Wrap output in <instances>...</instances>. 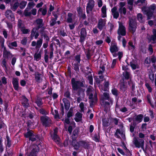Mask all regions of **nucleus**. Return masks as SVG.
<instances>
[{"mask_svg": "<svg viewBox=\"0 0 156 156\" xmlns=\"http://www.w3.org/2000/svg\"><path fill=\"white\" fill-rule=\"evenodd\" d=\"M71 84L73 90L77 91V94L79 96L83 97L85 96V90L82 87H85V82L83 78L80 80H76L75 78H72L71 79Z\"/></svg>", "mask_w": 156, "mask_h": 156, "instance_id": "nucleus-1", "label": "nucleus"}, {"mask_svg": "<svg viewBox=\"0 0 156 156\" xmlns=\"http://www.w3.org/2000/svg\"><path fill=\"white\" fill-rule=\"evenodd\" d=\"M24 136L25 138H29V140L33 142L36 141V143L34 144L41 145L42 144L41 142V139L40 135L38 134H34L33 131L29 130L24 134Z\"/></svg>", "mask_w": 156, "mask_h": 156, "instance_id": "nucleus-2", "label": "nucleus"}, {"mask_svg": "<svg viewBox=\"0 0 156 156\" xmlns=\"http://www.w3.org/2000/svg\"><path fill=\"white\" fill-rule=\"evenodd\" d=\"M42 144H33L31 151L26 153L25 156H37V154L40 151L39 146H41Z\"/></svg>", "mask_w": 156, "mask_h": 156, "instance_id": "nucleus-3", "label": "nucleus"}, {"mask_svg": "<svg viewBox=\"0 0 156 156\" xmlns=\"http://www.w3.org/2000/svg\"><path fill=\"white\" fill-rule=\"evenodd\" d=\"M40 121L42 125L46 127H49L51 124V120L47 116H42L40 117Z\"/></svg>", "mask_w": 156, "mask_h": 156, "instance_id": "nucleus-4", "label": "nucleus"}, {"mask_svg": "<svg viewBox=\"0 0 156 156\" xmlns=\"http://www.w3.org/2000/svg\"><path fill=\"white\" fill-rule=\"evenodd\" d=\"M129 31L133 34L135 32L137 28V24L135 21L132 18L130 19L129 20Z\"/></svg>", "mask_w": 156, "mask_h": 156, "instance_id": "nucleus-5", "label": "nucleus"}, {"mask_svg": "<svg viewBox=\"0 0 156 156\" xmlns=\"http://www.w3.org/2000/svg\"><path fill=\"white\" fill-rule=\"evenodd\" d=\"M95 5V1L94 0H88L86 6V12L87 14H89L90 12L92 11Z\"/></svg>", "mask_w": 156, "mask_h": 156, "instance_id": "nucleus-6", "label": "nucleus"}, {"mask_svg": "<svg viewBox=\"0 0 156 156\" xmlns=\"http://www.w3.org/2000/svg\"><path fill=\"white\" fill-rule=\"evenodd\" d=\"M133 143L135 147L138 148H140L144 144V139L138 138L134 137L133 139Z\"/></svg>", "mask_w": 156, "mask_h": 156, "instance_id": "nucleus-7", "label": "nucleus"}, {"mask_svg": "<svg viewBox=\"0 0 156 156\" xmlns=\"http://www.w3.org/2000/svg\"><path fill=\"white\" fill-rule=\"evenodd\" d=\"M71 145L74 147V149L76 151H78L80 147V141H77L76 140V137L72 139L71 142Z\"/></svg>", "mask_w": 156, "mask_h": 156, "instance_id": "nucleus-8", "label": "nucleus"}, {"mask_svg": "<svg viewBox=\"0 0 156 156\" xmlns=\"http://www.w3.org/2000/svg\"><path fill=\"white\" fill-rule=\"evenodd\" d=\"M19 79L18 77H13L12 83L13 87L15 90L18 91L19 87Z\"/></svg>", "mask_w": 156, "mask_h": 156, "instance_id": "nucleus-9", "label": "nucleus"}, {"mask_svg": "<svg viewBox=\"0 0 156 156\" xmlns=\"http://www.w3.org/2000/svg\"><path fill=\"white\" fill-rule=\"evenodd\" d=\"M118 34L122 36H125L126 35V28L122 24H119V28L118 31Z\"/></svg>", "mask_w": 156, "mask_h": 156, "instance_id": "nucleus-10", "label": "nucleus"}, {"mask_svg": "<svg viewBox=\"0 0 156 156\" xmlns=\"http://www.w3.org/2000/svg\"><path fill=\"white\" fill-rule=\"evenodd\" d=\"M21 104L24 108H27L30 107L29 100L25 96H23L21 100Z\"/></svg>", "mask_w": 156, "mask_h": 156, "instance_id": "nucleus-11", "label": "nucleus"}, {"mask_svg": "<svg viewBox=\"0 0 156 156\" xmlns=\"http://www.w3.org/2000/svg\"><path fill=\"white\" fill-rule=\"evenodd\" d=\"M143 10L144 13L146 14L147 16V20L151 19V18L153 15V12L151 9H146L145 8L143 9Z\"/></svg>", "mask_w": 156, "mask_h": 156, "instance_id": "nucleus-12", "label": "nucleus"}, {"mask_svg": "<svg viewBox=\"0 0 156 156\" xmlns=\"http://www.w3.org/2000/svg\"><path fill=\"white\" fill-rule=\"evenodd\" d=\"M105 22L104 20L101 19L98 20L97 27L101 31L103 29V28L105 26Z\"/></svg>", "mask_w": 156, "mask_h": 156, "instance_id": "nucleus-13", "label": "nucleus"}, {"mask_svg": "<svg viewBox=\"0 0 156 156\" xmlns=\"http://www.w3.org/2000/svg\"><path fill=\"white\" fill-rule=\"evenodd\" d=\"M80 146L83 147L85 149H88L90 147L89 142L84 140L80 141Z\"/></svg>", "mask_w": 156, "mask_h": 156, "instance_id": "nucleus-14", "label": "nucleus"}, {"mask_svg": "<svg viewBox=\"0 0 156 156\" xmlns=\"http://www.w3.org/2000/svg\"><path fill=\"white\" fill-rule=\"evenodd\" d=\"M72 68L74 70L77 74H79L80 73L79 67L80 65V63L76 62L74 63H72Z\"/></svg>", "mask_w": 156, "mask_h": 156, "instance_id": "nucleus-15", "label": "nucleus"}, {"mask_svg": "<svg viewBox=\"0 0 156 156\" xmlns=\"http://www.w3.org/2000/svg\"><path fill=\"white\" fill-rule=\"evenodd\" d=\"M73 112L72 110L71 111V108L69 111L68 112L67 114V118L65 119L64 123L69 124L70 123V121L69 118L71 117L73 115Z\"/></svg>", "mask_w": 156, "mask_h": 156, "instance_id": "nucleus-16", "label": "nucleus"}, {"mask_svg": "<svg viewBox=\"0 0 156 156\" xmlns=\"http://www.w3.org/2000/svg\"><path fill=\"white\" fill-rule=\"evenodd\" d=\"M5 16L8 19H14V15L12 12L11 10H7L5 13Z\"/></svg>", "mask_w": 156, "mask_h": 156, "instance_id": "nucleus-17", "label": "nucleus"}, {"mask_svg": "<svg viewBox=\"0 0 156 156\" xmlns=\"http://www.w3.org/2000/svg\"><path fill=\"white\" fill-rule=\"evenodd\" d=\"M62 100L64 103L66 110L68 111L69 109L70 106V102L67 99L65 98H63Z\"/></svg>", "mask_w": 156, "mask_h": 156, "instance_id": "nucleus-18", "label": "nucleus"}, {"mask_svg": "<svg viewBox=\"0 0 156 156\" xmlns=\"http://www.w3.org/2000/svg\"><path fill=\"white\" fill-rule=\"evenodd\" d=\"M103 95L104 98H103V100H108L110 102L111 104L112 105L113 101L112 99L110 97L109 94L108 93L104 92L103 93Z\"/></svg>", "mask_w": 156, "mask_h": 156, "instance_id": "nucleus-19", "label": "nucleus"}, {"mask_svg": "<svg viewBox=\"0 0 156 156\" xmlns=\"http://www.w3.org/2000/svg\"><path fill=\"white\" fill-rule=\"evenodd\" d=\"M143 117V115L142 114H140L136 115L133 119L135 121H136L137 123H140L142 121Z\"/></svg>", "mask_w": 156, "mask_h": 156, "instance_id": "nucleus-20", "label": "nucleus"}, {"mask_svg": "<svg viewBox=\"0 0 156 156\" xmlns=\"http://www.w3.org/2000/svg\"><path fill=\"white\" fill-rule=\"evenodd\" d=\"M75 116L77 117L75 118L74 119L76 122H79L82 120L83 114L80 113L79 112H77L76 113Z\"/></svg>", "mask_w": 156, "mask_h": 156, "instance_id": "nucleus-21", "label": "nucleus"}, {"mask_svg": "<svg viewBox=\"0 0 156 156\" xmlns=\"http://www.w3.org/2000/svg\"><path fill=\"white\" fill-rule=\"evenodd\" d=\"M35 102L37 104V106L40 108L41 107L43 104L42 101V99L39 97H37V98L36 99Z\"/></svg>", "mask_w": 156, "mask_h": 156, "instance_id": "nucleus-22", "label": "nucleus"}, {"mask_svg": "<svg viewBox=\"0 0 156 156\" xmlns=\"http://www.w3.org/2000/svg\"><path fill=\"white\" fill-rule=\"evenodd\" d=\"M118 50L116 43H114L113 45H111L110 48V51L112 53L117 52Z\"/></svg>", "mask_w": 156, "mask_h": 156, "instance_id": "nucleus-23", "label": "nucleus"}, {"mask_svg": "<svg viewBox=\"0 0 156 156\" xmlns=\"http://www.w3.org/2000/svg\"><path fill=\"white\" fill-rule=\"evenodd\" d=\"M93 93H90L89 97V99L90 100L89 101L90 106L91 108H93L94 106L93 103H94V98L93 97Z\"/></svg>", "mask_w": 156, "mask_h": 156, "instance_id": "nucleus-24", "label": "nucleus"}, {"mask_svg": "<svg viewBox=\"0 0 156 156\" xmlns=\"http://www.w3.org/2000/svg\"><path fill=\"white\" fill-rule=\"evenodd\" d=\"M42 48L41 49V50ZM41 50L38 53H36L34 55V59L36 61H38L40 59H41Z\"/></svg>", "mask_w": 156, "mask_h": 156, "instance_id": "nucleus-25", "label": "nucleus"}, {"mask_svg": "<svg viewBox=\"0 0 156 156\" xmlns=\"http://www.w3.org/2000/svg\"><path fill=\"white\" fill-rule=\"evenodd\" d=\"M64 96L67 99H69V100H72V98L71 96V93L69 89L67 88L66 91L64 93Z\"/></svg>", "mask_w": 156, "mask_h": 156, "instance_id": "nucleus-26", "label": "nucleus"}, {"mask_svg": "<svg viewBox=\"0 0 156 156\" xmlns=\"http://www.w3.org/2000/svg\"><path fill=\"white\" fill-rule=\"evenodd\" d=\"M5 50L3 51V57L4 58L8 59L10 56L12 55V54L10 51H7L6 49L5 48Z\"/></svg>", "mask_w": 156, "mask_h": 156, "instance_id": "nucleus-27", "label": "nucleus"}, {"mask_svg": "<svg viewBox=\"0 0 156 156\" xmlns=\"http://www.w3.org/2000/svg\"><path fill=\"white\" fill-rule=\"evenodd\" d=\"M101 17L102 18H105L106 17V5H104L101 9Z\"/></svg>", "mask_w": 156, "mask_h": 156, "instance_id": "nucleus-28", "label": "nucleus"}, {"mask_svg": "<svg viewBox=\"0 0 156 156\" xmlns=\"http://www.w3.org/2000/svg\"><path fill=\"white\" fill-rule=\"evenodd\" d=\"M41 75L38 72L35 74V80L37 82L40 83L42 79L41 78Z\"/></svg>", "mask_w": 156, "mask_h": 156, "instance_id": "nucleus-29", "label": "nucleus"}, {"mask_svg": "<svg viewBox=\"0 0 156 156\" xmlns=\"http://www.w3.org/2000/svg\"><path fill=\"white\" fill-rule=\"evenodd\" d=\"M101 120L103 126L104 127H107L109 126V120L108 119H107L105 118H103Z\"/></svg>", "mask_w": 156, "mask_h": 156, "instance_id": "nucleus-30", "label": "nucleus"}, {"mask_svg": "<svg viewBox=\"0 0 156 156\" xmlns=\"http://www.w3.org/2000/svg\"><path fill=\"white\" fill-rule=\"evenodd\" d=\"M93 140L96 142H99L100 140V136L99 133L98 134L95 133L94 135Z\"/></svg>", "mask_w": 156, "mask_h": 156, "instance_id": "nucleus-31", "label": "nucleus"}, {"mask_svg": "<svg viewBox=\"0 0 156 156\" xmlns=\"http://www.w3.org/2000/svg\"><path fill=\"white\" fill-rule=\"evenodd\" d=\"M51 137L54 141L56 142H59L60 138L57 134H53L51 135Z\"/></svg>", "mask_w": 156, "mask_h": 156, "instance_id": "nucleus-32", "label": "nucleus"}, {"mask_svg": "<svg viewBox=\"0 0 156 156\" xmlns=\"http://www.w3.org/2000/svg\"><path fill=\"white\" fill-rule=\"evenodd\" d=\"M6 139L7 142V147L9 148L12 145L11 140L8 134L6 135Z\"/></svg>", "mask_w": 156, "mask_h": 156, "instance_id": "nucleus-33", "label": "nucleus"}, {"mask_svg": "<svg viewBox=\"0 0 156 156\" xmlns=\"http://www.w3.org/2000/svg\"><path fill=\"white\" fill-rule=\"evenodd\" d=\"M43 39L42 38H40L39 40L37 41V45L36 48L37 49H39L41 47L43 43Z\"/></svg>", "mask_w": 156, "mask_h": 156, "instance_id": "nucleus-34", "label": "nucleus"}, {"mask_svg": "<svg viewBox=\"0 0 156 156\" xmlns=\"http://www.w3.org/2000/svg\"><path fill=\"white\" fill-rule=\"evenodd\" d=\"M48 34L49 33H43V34H42L41 36L42 38H43L42 37H43L44 39L45 40V41L48 42L50 40V38L48 36Z\"/></svg>", "mask_w": 156, "mask_h": 156, "instance_id": "nucleus-35", "label": "nucleus"}, {"mask_svg": "<svg viewBox=\"0 0 156 156\" xmlns=\"http://www.w3.org/2000/svg\"><path fill=\"white\" fill-rule=\"evenodd\" d=\"M41 12L42 15L44 16L46 15L47 12V8L46 7L42 9V8H40L38 10V12Z\"/></svg>", "mask_w": 156, "mask_h": 156, "instance_id": "nucleus-36", "label": "nucleus"}, {"mask_svg": "<svg viewBox=\"0 0 156 156\" xmlns=\"http://www.w3.org/2000/svg\"><path fill=\"white\" fill-rule=\"evenodd\" d=\"M80 38L79 41L80 43L82 46L83 47L84 42L85 41L86 36L80 35Z\"/></svg>", "mask_w": 156, "mask_h": 156, "instance_id": "nucleus-37", "label": "nucleus"}, {"mask_svg": "<svg viewBox=\"0 0 156 156\" xmlns=\"http://www.w3.org/2000/svg\"><path fill=\"white\" fill-rule=\"evenodd\" d=\"M119 11L120 15H122V14L124 15H126V9L125 7H124L123 8H119Z\"/></svg>", "mask_w": 156, "mask_h": 156, "instance_id": "nucleus-38", "label": "nucleus"}, {"mask_svg": "<svg viewBox=\"0 0 156 156\" xmlns=\"http://www.w3.org/2000/svg\"><path fill=\"white\" fill-rule=\"evenodd\" d=\"M39 112L40 113L43 115H44V116H46L48 114V112L46 110L43 108H41L39 109Z\"/></svg>", "mask_w": 156, "mask_h": 156, "instance_id": "nucleus-39", "label": "nucleus"}, {"mask_svg": "<svg viewBox=\"0 0 156 156\" xmlns=\"http://www.w3.org/2000/svg\"><path fill=\"white\" fill-rule=\"evenodd\" d=\"M27 4L26 1H22L19 4V7L20 9H23L24 8Z\"/></svg>", "mask_w": 156, "mask_h": 156, "instance_id": "nucleus-40", "label": "nucleus"}, {"mask_svg": "<svg viewBox=\"0 0 156 156\" xmlns=\"http://www.w3.org/2000/svg\"><path fill=\"white\" fill-rule=\"evenodd\" d=\"M57 19H55L53 17H51V20L50 21V26L52 27L54 26L56 23Z\"/></svg>", "mask_w": 156, "mask_h": 156, "instance_id": "nucleus-41", "label": "nucleus"}, {"mask_svg": "<svg viewBox=\"0 0 156 156\" xmlns=\"http://www.w3.org/2000/svg\"><path fill=\"white\" fill-rule=\"evenodd\" d=\"M87 34V33L86 28H81L80 30V35L86 36Z\"/></svg>", "mask_w": 156, "mask_h": 156, "instance_id": "nucleus-42", "label": "nucleus"}, {"mask_svg": "<svg viewBox=\"0 0 156 156\" xmlns=\"http://www.w3.org/2000/svg\"><path fill=\"white\" fill-rule=\"evenodd\" d=\"M109 85V82L108 81H106L105 82L104 85V89L103 90L105 91H107V89H108Z\"/></svg>", "mask_w": 156, "mask_h": 156, "instance_id": "nucleus-43", "label": "nucleus"}, {"mask_svg": "<svg viewBox=\"0 0 156 156\" xmlns=\"http://www.w3.org/2000/svg\"><path fill=\"white\" fill-rule=\"evenodd\" d=\"M19 4L18 2H16L14 4L12 7H11V9L13 11H15L18 7Z\"/></svg>", "mask_w": 156, "mask_h": 156, "instance_id": "nucleus-44", "label": "nucleus"}, {"mask_svg": "<svg viewBox=\"0 0 156 156\" xmlns=\"http://www.w3.org/2000/svg\"><path fill=\"white\" fill-rule=\"evenodd\" d=\"M121 131H120L119 129H117L114 134L115 136H116L117 138L120 139L121 137L118 134H120Z\"/></svg>", "mask_w": 156, "mask_h": 156, "instance_id": "nucleus-45", "label": "nucleus"}, {"mask_svg": "<svg viewBox=\"0 0 156 156\" xmlns=\"http://www.w3.org/2000/svg\"><path fill=\"white\" fill-rule=\"evenodd\" d=\"M27 127L29 128H30L34 124V122L33 120L31 121L30 120H28L27 122Z\"/></svg>", "mask_w": 156, "mask_h": 156, "instance_id": "nucleus-46", "label": "nucleus"}, {"mask_svg": "<svg viewBox=\"0 0 156 156\" xmlns=\"http://www.w3.org/2000/svg\"><path fill=\"white\" fill-rule=\"evenodd\" d=\"M137 18L139 21L141 23H142L143 22V16L140 13H139L137 15Z\"/></svg>", "mask_w": 156, "mask_h": 156, "instance_id": "nucleus-47", "label": "nucleus"}, {"mask_svg": "<svg viewBox=\"0 0 156 156\" xmlns=\"http://www.w3.org/2000/svg\"><path fill=\"white\" fill-rule=\"evenodd\" d=\"M147 98L148 103H149L152 108H154V105L152 103L151 100V96L150 94H148L147 96Z\"/></svg>", "mask_w": 156, "mask_h": 156, "instance_id": "nucleus-48", "label": "nucleus"}, {"mask_svg": "<svg viewBox=\"0 0 156 156\" xmlns=\"http://www.w3.org/2000/svg\"><path fill=\"white\" fill-rule=\"evenodd\" d=\"M120 89L122 92H124L126 90L127 87L124 84H123L120 85Z\"/></svg>", "mask_w": 156, "mask_h": 156, "instance_id": "nucleus-49", "label": "nucleus"}, {"mask_svg": "<svg viewBox=\"0 0 156 156\" xmlns=\"http://www.w3.org/2000/svg\"><path fill=\"white\" fill-rule=\"evenodd\" d=\"M21 31L22 32V33L24 34H27L29 33L30 31V30L29 29H25L24 28L20 29Z\"/></svg>", "mask_w": 156, "mask_h": 156, "instance_id": "nucleus-50", "label": "nucleus"}, {"mask_svg": "<svg viewBox=\"0 0 156 156\" xmlns=\"http://www.w3.org/2000/svg\"><path fill=\"white\" fill-rule=\"evenodd\" d=\"M111 92L112 94L115 96H117L118 95V90L115 88L112 90Z\"/></svg>", "mask_w": 156, "mask_h": 156, "instance_id": "nucleus-51", "label": "nucleus"}, {"mask_svg": "<svg viewBox=\"0 0 156 156\" xmlns=\"http://www.w3.org/2000/svg\"><path fill=\"white\" fill-rule=\"evenodd\" d=\"M130 73L126 71L125 73L124 74V76L125 79L126 80H128L129 79Z\"/></svg>", "mask_w": 156, "mask_h": 156, "instance_id": "nucleus-52", "label": "nucleus"}, {"mask_svg": "<svg viewBox=\"0 0 156 156\" xmlns=\"http://www.w3.org/2000/svg\"><path fill=\"white\" fill-rule=\"evenodd\" d=\"M75 60L76 61V63H80L81 61L80 55H76L75 57Z\"/></svg>", "mask_w": 156, "mask_h": 156, "instance_id": "nucleus-53", "label": "nucleus"}, {"mask_svg": "<svg viewBox=\"0 0 156 156\" xmlns=\"http://www.w3.org/2000/svg\"><path fill=\"white\" fill-rule=\"evenodd\" d=\"M102 103L103 104V105L104 106V107L105 108H107L108 106L110 105V102H108L107 101H105L104 100H102Z\"/></svg>", "mask_w": 156, "mask_h": 156, "instance_id": "nucleus-54", "label": "nucleus"}, {"mask_svg": "<svg viewBox=\"0 0 156 156\" xmlns=\"http://www.w3.org/2000/svg\"><path fill=\"white\" fill-rule=\"evenodd\" d=\"M87 79L89 81V83L90 85H93V76L91 75L90 76H87Z\"/></svg>", "mask_w": 156, "mask_h": 156, "instance_id": "nucleus-55", "label": "nucleus"}, {"mask_svg": "<svg viewBox=\"0 0 156 156\" xmlns=\"http://www.w3.org/2000/svg\"><path fill=\"white\" fill-rule=\"evenodd\" d=\"M27 42V39L26 37H24L21 41V44L23 45H26Z\"/></svg>", "mask_w": 156, "mask_h": 156, "instance_id": "nucleus-56", "label": "nucleus"}, {"mask_svg": "<svg viewBox=\"0 0 156 156\" xmlns=\"http://www.w3.org/2000/svg\"><path fill=\"white\" fill-rule=\"evenodd\" d=\"M145 85L146 87L148 89L149 92L150 93H151L152 91V89L151 87L150 86L149 84L148 83H146L145 84Z\"/></svg>", "mask_w": 156, "mask_h": 156, "instance_id": "nucleus-57", "label": "nucleus"}, {"mask_svg": "<svg viewBox=\"0 0 156 156\" xmlns=\"http://www.w3.org/2000/svg\"><path fill=\"white\" fill-rule=\"evenodd\" d=\"M24 14L25 16H30L31 15V13L30 12H28L26 9L24 10Z\"/></svg>", "mask_w": 156, "mask_h": 156, "instance_id": "nucleus-58", "label": "nucleus"}, {"mask_svg": "<svg viewBox=\"0 0 156 156\" xmlns=\"http://www.w3.org/2000/svg\"><path fill=\"white\" fill-rule=\"evenodd\" d=\"M91 55L90 54V50L89 49L87 51L86 54V57L88 59H90L91 58Z\"/></svg>", "mask_w": 156, "mask_h": 156, "instance_id": "nucleus-59", "label": "nucleus"}, {"mask_svg": "<svg viewBox=\"0 0 156 156\" xmlns=\"http://www.w3.org/2000/svg\"><path fill=\"white\" fill-rule=\"evenodd\" d=\"M6 61L5 58L3 59L2 62V65L3 67H5L6 69H7Z\"/></svg>", "mask_w": 156, "mask_h": 156, "instance_id": "nucleus-60", "label": "nucleus"}, {"mask_svg": "<svg viewBox=\"0 0 156 156\" xmlns=\"http://www.w3.org/2000/svg\"><path fill=\"white\" fill-rule=\"evenodd\" d=\"M117 60L116 59H115L113 60L112 63V64L111 68L112 69H113L116 64Z\"/></svg>", "mask_w": 156, "mask_h": 156, "instance_id": "nucleus-61", "label": "nucleus"}, {"mask_svg": "<svg viewBox=\"0 0 156 156\" xmlns=\"http://www.w3.org/2000/svg\"><path fill=\"white\" fill-rule=\"evenodd\" d=\"M79 133V130L78 129H75L73 131L72 136H77Z\"/></svg>", "mask_w": 156, "mask_h": 156, "instance_id": "nucleus-62", "label": "nucleus"}, {"mask_svg": "<svg viewBox=\"0 0 156 156\" xmlns=\"http://www.w3.org/2000/svg\"><path fill=\"white\" fill-rule=\"evenodd\" d=\"M76 10L78 14H81L83 13V10L81 7L80 6L77 7L76 8Z\"/></svg>", "mask_w": 156, "mask_h": 156, "instance_id": "nucleus-63", "label": "nucleus"}, {"mask_svg": "<svg viewBox=\"0 0 156 156\" xmlns=\"http://www.w3.org/2000/svg\"><path fill=\"white\" fill-rule=\"evenodd\" d=\"M130 66L133 70L136 69V65L135 64L133 63L132 61H131L130 63Z\"/></svg>", "mask_w": 156, "mask_h": 156, "instance_id": "nucleus-64", "label": "nucleus"}]
</instances>
